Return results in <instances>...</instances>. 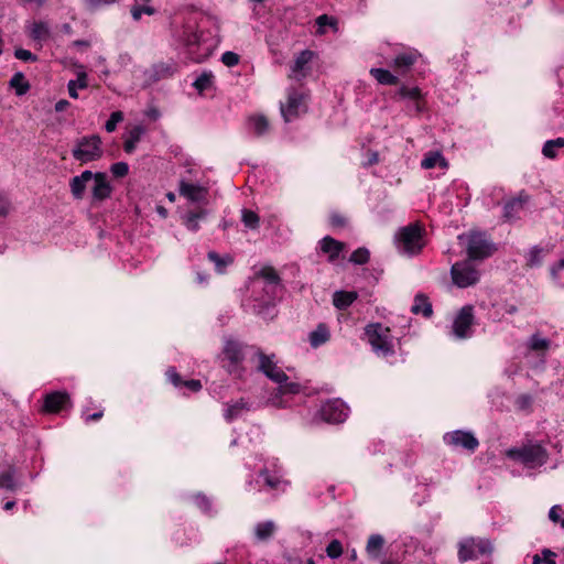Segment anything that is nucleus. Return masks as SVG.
<instances>
[{
	"label": "nucleus",
	"mask_w": 564,
	"mask_h": 564,
	"mask_svg": "<svg viewBox=\"0 0 564 564\" xmlns=\"http://www.w3.org/2000/svg\"><path fill=\"white\" fill-rule=\"evenodd\" d=\"M0 487L13 490L15 487L14 477L12 471L0 474Z\"/></svg>",
	"instance_id": "5fc2aeb1"
},
{
	"label": "nucleus",
	"mask_w": 564,
	"mask_h": 564,
	"mask_svg": "<svg viewBox=\"0 0 564 564\" xmlns=\"http://www.w3.org/2000/svg\"><path fill=\"white\" fill-rule=\"evenodd\" d=\"M248 410V403L243 399H240L234 403L227 404L224 416L226 421L231 422Z\"/></svg>",
	"instance_id": "72a5a7b5"
},
{
	"label": "nucleus",
	"mask_w": 564,
	"mask_h": 564,
	"mask_svg": "<svg viewBox=\"0 0 564 564\" xmlns=\"http://www.w3.org/2000/svg\"><path fill=\"white\" fill-rule=\"evenodd\" d=\"M348 410V406L340 399H334L323 403L318 413L324 422L338 424L347 419Z\"/></svg>",
	"instance_id": "9b49d317"
},
{
	"label": "nucleus",
	"mask_w": 564,
	"mask_h": 564,
	"mask_svg": "<svg viewBox=\"0 0 564 564\" xmlns=\"http://www.w3.org/2000/svg\"><path fill=\"white\" fill-rule=\"evenodd\" d=\"M492 551V544L488 539L468 538L458 544V560L460 562L476 560L479 556L490 555Z\"/></svg>",
	"instance_id": "0eeeda50"
},
{
	"label": "nucleus",
	"mask_w": 564,
	"mask_h": 564,
	"mask_svg": "<svg viewBox=\"0 0 564 564\" xmlns=\"http://www.w3.org/2000/svg\"><path fill=\"white\" fill-rule=\"evenodd\" d=\"M528 347L533 351H546L550 348V340L533 334L528 341Z\"/></svg>",
	"instance_id": "37998d69"
},
{
	"label": "nucleus",
	"mask_w": 564,
	"mask_h": 564,
	"mask_svg": "<svg viewBox=\"0 0 564 564\" xmlns=\"http://www.w3.org/2000/svg\"><path fill=\"white\" fill-rule=\"evenodd\" d=\"M275 531V524L272 521L260 522L254 528L256 536L259 541L270 539Z\"/></svg>",
	"instance_id": "4c0bfd02"
},
{
	"label": "nucleus",
	"mask_w": 564,
	"mask_h": 564,
	"mask_svg": "<svg viewBox=\"0 0 564 564\" xmlns=\"http://www.w3.org/2000/svg\"><path fill=\"white\" fill-rule=\"evenodd\" d=\"M241 220L246 227L250 229H257L260 224V218L257 213L250 209H242L241 212Z\"/></svg>",
	"instance_id": "49530a36"
},
{
	"label": "nucleus",
	"mask_w": 564,
	"mask_h": 564,
	"mask_svg": "<svg viewBox=\"0 0 564 564\" xmlns=\"http://www.w3.org/2000/svg\"><path fill=\"white\" fill-rule=\"evenodd\" d=\"M256 278H261L268 284V293H270L271 300H274L276 293L283 290L281 278L278 271L271 265L262 267L260 271L256 274Z\"/></svg>",
	"instance_id": "6ab92c4d"
},
{
	"label": "nucleus",
	"mask_w": 564,
	"mask_h": 564,
	"mask_svg": "<svg viewBox=\"0 0 564 564\" xmlns=\"http://www.w3.org/2000/svg\"><path fill=\"white\" fill-rule=\"evenodd\" d=\"M94 186L91 187L93 202H104L112 194V186L110 185L107 174L104 172L94 173Z\"/></svg>",
	"instance_id": "a211bd4d"
},
{
	"label": "nucleus",
	"mask_w": 564,
	"mask_h": 564,
	"mask_svg": "<svg viewBox=\"0 0 564 564\" xmlns=\"http://www.w3.org/2000/svg\"><path fill=\"white\" fill-rule=\"evenodd\" d=\"M94 173L91 171H84L80 175L74 176L69 182L70 193L75 199L84 197L86 185L93 180Z\"/></svg>",
	"instance_id": "4be33fe9"
},
{
	"label": "nucleus",
	"mask_w": 564,
	"mask_h": 564,
	"mask_svg": "<svg viewBox=\"0 0 564 564\" xmlns=\"http://www.w3.org/2000/svg\"><path fill=\"white\" fill-rule=\"evenodd\" d=\"M259 359L258 370L261 371L267 378L275 383H282L289 379L288 375L276 365L273 360L274 355H265L261 349H257Z\"/></svg>",
	"instance_id": "f8f14e48"
},
{
	"label": "nucleus",
	"mask_w": 564,
	"mask_h": 564,
	"mask_svg": "<svg viewBox=\"0 0 564 564\" xmlns=\"http://www.w3.org/2000/svg\"><path fill=\"white\" fill-rule=\"evenodd\" d=\"M156 12V10L149 4H139L134 3L131 7V15L133 20L139 21L142 18V14L153 15Z\"/></svg>",
	"instance_id": "09e8293b"
},
{
	"label": "nucleus",
	"mask_w": 564,
	"mask_h": 564,
	"mask_svg": "<svg viewBox=\"0 0 564 564\" xmlns=\"http://www.w3.org/2000/svg\"><path fill=\"white\" fill-rule=\"evenodd\" d=\"M314 53L310 50H304L300 52L294 61V64L291 67V73L289 75L290 78L301 79L305 76L304 69L312 61Z\"/></svg>",
	"instance_id": "5701e85b"
},
{
	"label": "nucleus",
	"mask_w": 564,
	"mask_h": 564,
	"mask_svg": "<svg viewBox=\"0 0 564 564\" xmlns=\"http://www.w3.org/2000/svg\"><path fill=\"white\" fill-rule=\"evenodd\" d=\"M14 56H15V58H18L20 61H24V62H36L37 61V56L35 54H33L29 50H24L21 47L15 48Z\"/></svg>",
	"instance_id": "bf43d9fd"
},
{
	"label": "nucleus",
	"mask_w": 564,
	"mask_h": 564,
	"mask_svg": "<svg viewBox=\"0 0 564 564\" xmlns=\"http://www.w3.org/2000/svg\"><path fill=\"white\" fill-rule=\"evenodd\" d=\"M213 83V76L212 74L203 73L199 75L193 86L199 91L203 93L204 90L208 89L212 86Z\"/></svg>",
	"instance_id": "8fccbe9b"
},
{
	"label": "nucleus",
	"mask_w": 564,
	"mask_h": 564,
	"mask_svg": "<svg viewBox=\"0 0 564 564\" xmlns=\"http://www.w3.org/2000/svg\"><path fill=\"white\" fill-rule=\"evenodd\" d=\"M446 169L448 166L447 161L438 151L427 152L421 162V166L425 170L434 169L435 166Z\"/></svg>",
	"instance_id": "7c9ffc66"
},
{
	"label": "nucleus",
	"mask_w": 564,
	"mask_h": 564,
	"mask_svg": "<svg viewBox=\"0 0 564 564\" xmlns=\"http://www.w3.org/2000/svg\"><path fill=\"white\" fill-rule=\"evenodd\" d=\"M319 249L323 253L327 254L329 262H334L339 258V254L344 251L345 243L334 239L330 236H325L319 240Z\"/></svg>",
	"instance_id": "412c9836"
},
{
	"label": "nucleus",
	"mask_w": 564,
	"mask_h": 564,
	"mask_svg": "<svg viewBox=\"0 0 564 564\" xmlns=\"http://www.w3.org/2000/svg\"><path fill=\"white\" fill-rule=\"evenodd\" d=\"M563 508L560 505H555L549 511V519L553 523H560L561 527L564 529V517L561 516Z\"/></svg>",
	"instance_id": "864d4df0"
},
{
	"label": "nucleus",
	"mask_w": 564,
	"mask_h": 564,
	"mask_svg": "<svg viewBox=\"0 0 564 564\" xmlns=\"http://www.w3.org/2000/svg\"><path fill=\"white\" fill-rule=\"evenodd\" d=\"M529 199V196L520 193L518 197H513L509 200H507L503 205V220L506 223H513L518 219H520L521 214L525 209V204Z\"/></svg>",
	"instance_id": "dca6fc26"
},
{
	"label": "nucleus",
	"mask_w": 564,
	"mask_h": 564,
	"mask_svg": "<svg viewBox=\"0 0 564 564\" xmlns=\"http://www.w3.org/2000/svg\"><path fill=\"white\" fill-rule=\"evenodd\" d=\"M29 36L32 40L39 41V42L48 40L51 36V31H50L48 24L44 21H36V22L32 23L30 31H29Z\"/></svg>",
	"instance_id": "2f4dec72"
},
{
	"label": "nucleus",
	"mask_w": 564,
	"mask_h": 564,
	"mask_svg": "<svg viewBox=\"0 0 564 564\" xmlns=\"http://www.w3.org/2000/svg\"><path fill=\"white\" fill-rule=\"evenodd\" d=\"M556 554L550 549L542 550L541 554L532 557V564H556Z\"/></svg>",
	"instance_id": "de8ad7c7"
},
{
	"label": "nucleus",
	"mask_w": 564,
	"mask_h": 564,
	"mask_svg": "<svg viewBox=\"0 0 564 564\" xmlns=\"http://www.w3.org/2000/svg\"><path fill=\"white\" fill-rule=\"evenodd\" d=\"M411 312L415 315L422 314L426 318L431 317L433 314V308L429 297L424 294H417L414 297Z\"/></svg>",
	"instance_id": "cd10ccee"
},
{
	"label": "nucleus",
	"mask_w": 564,
	"mask_h": 564,
	"mask_svg": "<svg viewBox=\"0 0 564 564\" xmlns=\"http://www.w3.org/2000/svg\"><path fill=\"white\" fill-rule=\"evenodd\" d=\"M88 86V77L85 72H80L77 74V78L75 80H69L67 84L68 94L72 98L77 99L78 93L77 89H85Z\"/></svg>",
	"instance_id": "e433bc0d"
},
{
	"label": "nucleus",
	"mask_w": 564,
	"mask_h": 564,
	"mask_svg": "<svg viewBox=\"0 0 564 564\" xmlns=\"http://www.w3.org/2000/svg\"><path fill=\"white\" fill-rule=\"evenodd\" d=\"M420 57L421 54L416 50L409 48L397 54L390 65L398 75L404 76L417 63Z\"/></svg>",
	"instance_id": "4468645a"
},
{
	"label": "nucleus",
	"mask_w": 564,
	"mask_h": 564,
	"mask_svg": "<svg viewBox=\"0 0 564 564\" xmlns=\"http://www.w3.org/2000/svg\"><path fill=\"white\" fill-rule=\"evenodd\" d=\"M398 95L403 99H409L413 102V108L417 115L425 110L426 101L419 87L401 86Z\"/></svg>",
	"instance_id": "aec40b11"
},
{
	"label": "nucleus",
	"mask_w": 564,
	"mask_h": 564,
	"mask_svg": "<svg viewBox=\"0 0 564 564\" xmlns=\"http://www.w3.org/2000/svg\"><path fill=\"white\" fill-rule=\"evenodd\" d=\"M73 406L70 395L66 391H53L45 394L42 412L56 414Z\"/></svg>",
	"instance_id": "ddd939ff"
},
{
	"label": "nucleus",
	"mask_w": 564,
	"mask_h": 564,
	"mask_svg": "<svg viewBox=\"0 0 564 564\" xmlns=\"http://www.w3.org/2000/svg\"><path fill=\"white\" fill-rule=\"evenodd\" d=\"M10 86L15 89L17 95L22 96L30 89V84L22 73H15L10 79Z\"/></svg>",
	"instance_id": "ea45409f"
},
{
	"label": "nucleus",
	"mask_w": 564,
	"mask_h": 564,
	"mask_svg": "<svg viewBox=\"0 0 564 564\" xmlns=\"http://www.w3.org/2000/svg\"><path fill=\"white\" fill-rule=\"evenodd\" d=\"M344 552L343 544L339 540H333L326 547V554L330 558H338Z\"/></svg>",
	"instance_id": "3c124183"
},
{
	"label": "nucleus",
	"mask_w": 564,
	"mask_h": 564,
	"mask_svg": "<svg viewBox=\"0 0 564 564\" xmlns=\"http://www.w3.org/2000/svg\"><path fill=\"white\" fill-rule=\"evenodd\" d=\"M248 127L257 137H261L269 131V120L263 115H253L248 118Z\"/></svg>",
	"instance_id": "bb28decb"
},
{
	"label": "nucleus",
	"mask_w": 564,
	"mask_h": 564,
	"mask_svg": "<svg viewBox=\"0 0 564 564\" xmlns=\"http://www.w3.org/2000/svg\"><path fill=\"white\" fill-rule=\"evenodd\" d=\"M329 224L333 228H345L348 224L347 218L339 213H333L329 216Z\"/></svg>",
	"instance_id": "4d7b16f0"
},
{
	"label": "nucleus",
	"mask_w": 564,
	"mask_h": 564,
	"mask_svg": "<svg viewBox=\"0 0 564 564\" xmlns=\"http://www.w3.org/2000/svg\"><path fill=\"white\" fill-rule=\"evenodd\" d=\"M506 456L512 460L520 462L528 468L543 466L549 460L546 448L540 443H527L520 447H512L506 452Z\"/></svg>",
	"instance_id": "7ed1b4c3"
},
{
	"label": "nucleus",
	"mask_w": 564,
	"mask_h": 564,
	"mask_svg": "<svg viewBox=\"0 0 564 564\" xmlns=\"http://www.w3.org/2000/svg\"><path fill=\"white\" fill-rule=\"evenodd\" d=\"M458 240L465 245L468 260H485L491 257L497 248L492 243L486 232L479 230H470L458 236Z\"/></svg>",
	"instance_id": "f257e3e1"
},
{
	"label": "nucleus",
	"mask_w": 564,
	"mask_h": 564,
	"mask_svg": "<svg viewBox=\"0 0 564 564\" xmlns=\"http://www.w3.org/2000/svg\"><path fill=\"white\" fill-rule=\"evenodd\" d=\"M10 204L8 199L0 194V216H7L9 213Z\"/></svg>",
	"instance_id": "338daca9"
},
{
	"label": "nucleus",
	"mask_w": 564,
	"mask_h": 564,
	"mask_svg": "<svg viewBox=\"0 0 564 564\" xmlns=\"http://www.w3.org/2000/svg\"><path fill=\"white\" fill-rule=\"evenodd\" d=\"M451 275L453 283L462 289L476 284L480 278L479 271L469 261L454 263Z\"/></svg>",
	"instance_id": "6e6552de"
},
{
	"label": "nucleus",
	"mask_w": 564,
	"mask_h": 564,
	"mask_svg": "<svg viewBox=\"0 0 564 564\" xmlns=\"http://www.w3.org/2000/svg\"><path fill=\"white\" fill-rule=\"evenodd\" d=\"M117 1L118 0H84V2L93 9H97V8L105 7V6H110V4L116 3Z\"/></svg>",
	"instance_id": "0e129e2a"
},
{
	"label": "nucleus",
	"mask_w": 564,
	"mask_h": 564,
	"mask_svg": "<svg viewBox=\"0 0 564 564\" xmlns=\"http://www.w3.org/2000/svg\"><path fill=\"white\" fill-rule=\"evenodd\" d=\"M358 297L356 292L349 291H337L333 296V304L338 310H346L349 307Z\"/></svg>",
	"instance_id": "c85d7f7f"
},
{
	"label": "nucleus",
	"mask_w": 564,
	"mask_h": 564,
	"mask_svg": "<svg viewBox=\"0 0 564 564\" xmlns=\"http://www.w3.org/2000/svg\"><path fill=\"white\" fill-rule=\"evenodd\" d=\"M562 270H564V259H562V260L557 263V265H556V267H554V268L552 269V271H551V272H552V276H553V279L561 281L560 271H562Z\"/></svg>",
	"instance_id": "774afa93"
},
{
	"label": "nucleus",
	"mask_w": 564,
	"mask_h": 564,
	"mask_svg": "<svg viewBox=\"0 0 564 564\" xmlns=\"http://www.w3.org/2000/svg\"><path fill=\"white\" fill-rule=\"evenodd\" d=\"M424 227L419 223H412L398 230L395 245L399 251L406 254H417L424 247Z\"/></svg>",
	"instance_id": "20e7f679"
},
{
	"label": "nucleus",
	"mask_w": 564,
	"mask_h": 564,
	"mask_svg": "<svg viewBox=\"0 0 564 564\" xmlns=\"http://www.w3.org/2000/svg\"><path fill=\"white\" fill-rule=\"evenodd\" d=\"M207 257L212 262L215 263L218 273H224L227 265L231 264L234 261L231 256L226 254L220 257L216 251H209Z\"/></svg>",
	"instance_id": "58836bf2"
},
{
	"label": "nucleus",
	"mask_w": 564,
	"mask_h": 564,
	"mask_svg": "<svg viewBox=\"0 0 564 564\" xmlns=\"http://www.w3.org/2000/svg\"><path fill=\"white\" fill-rule=\"evenodd\" d=\"M180 194L192 202H202L206 199L207 189L203 186L182 181L180 183Z\"/></svg>",
	"instance_id": "b1692460"
},
{
	"label": "nucleus",
	"mask_w": 564,
	"mask_h": 564,
	"mask_svg": "<svg viewBox=\"0 0 564 564\" xmlns=\"http://www.w3.org/2000/svg\"><path fill=\"white\" fill-rule=\"evenodd\" d=\"M177 69V64L174 61L160 62L153 66V74L156 79H161L172 76Z\"/></svg>",
	"instance_id": "473e14b6"
},
{
	"label": "nucleus",
	"mask_w": 564,
	"mask_h": 564,
	"mask_svg": "<svg viewBox=\"0 0 564 564\" xmlns=\"http://www.w3.org/2000/svg\"><path fill=\"white\" fill-rule=\"evenodd\" d=\"M370 75L381 85L394 86L399 84V77L386 68H371Z\"/></svg>",
	"instance_id": "c756f323"
},
{
	"label": "nucleus",
	"mask_w": 564,
	"mask_h": 564,
	"mask_svg": "<svg viewBox=\"0 0 564 564\" xmlns=\"http://www.w3.org/2000/svg\"><path fill=\"white\" fill-rule=\"evenodd\" d=\"M532 398L529 394H522L517 399V404L521 409H528L531 406Z\"/></svg>",
	"instance_id": "69168bd1"
},
{
	"label": "nucleus",
	"mask_w": 564,
	"mask_h": 564,
	"mask_svg": "<svg viewBox=\"0 0 564 564\" xmlns=\"http://www.w3.org/2000/svg\"><path fill=\"white\" fill-rule=\"evenodd\" d=\"M245 345L236 339L229 338L224 343L220 355L218 356L223 368L231 376L241 378L246 371Z\"/></svg>",
	"instance_id": "f03ea898"
},
{
	"label": "nucleus",
	"mask_w": 564,
	"mask_h": 564,
	"mask_svg": "<svg viewBox=\"0 0 564 564\" xmlns=\"http://www.w3.org/2000/svg\"><path fill=\"white\" fill-rule=\"evenodd\" d=\"M72 154L82 164L101 159L104 154L101 138L98 134H91L78 139Z\"/></svg>",
	"instance_id": "423d86ee"
},
{
	"label": "nucleus",
	"mask_w": 564,
	"mask_h": 564,
	"mask_svg": "<svg viewBox=\"0 0 564 564\" xmlns=\"http://www.w3.org/2000/svg\"><path fill=\"white\" fill-rule=\"evenodd\" d=\"M274 394L268 402L274 408H285L288 401L283 399L284 395H295L302 392V386L297 382H290L289 379L282 383H278Z\"/></svg>",
	"instance_id": "2eb2a0df"
},
{
	"label": "nucleus",
	"mask_w": 564,
	"mask_h": 564,
	"mask_svg": "<svg viewBox=\"0 0 564 564\" xmlns=\"http://www.w3.org/2000/svg\"><path fill=\"white\" fill-rule=\"evenodd\" d=\"M541 252L542 249L534 247L530 250V258H529V264L530 265H536L541 262Z\"/></svg>",
	"instance_id": "e2e57ef3"
},
{
	"label": "nucleus",
	"mask_w": 564,
	"mask_h": 564,
	"mask_svg": "<svg viewBox=\"0 0 564 564\" xmlns=\"http://www.w3.org/2000/svg\"><path fill=\"white\" fill-rule=\"evenodd\" d=\"M123 120V115L121 111H113L109 119L105 123V129L107 132H112L116 130L117 124Z\"/></svg>",
	"instance_id": "603ef678"
},
{
	"label": "nucleus",
	"mask_w": 564,
	"mask_h": 564,
	"mask_svg": "<svg viewBox=\"0 0 564 564\" xmlns=\"http://www.w3.org/2000/svg\"><path fill=\"white\" fill-rule=\"evenodd\" d=\"M221 62L228 67H234L239 63V55L230 51L225 52L221 55Z\"/></svg>",
	"instance_id": "052dcab7"
},
{
	"label": "nucleus",
	"mask_w": 564,
	"mask_h": 564,
	"mask_svg": "<svg viewBox=\"0 0 564 564\" xmlns=\"http://www.w3.org/2000/svg\"><path fill=\"white\" fill-rule=\"evenodd\" d=\"M317 31L316 33L319 35H324L326 33L325 26H330L335 32L338 30L337 20L334 17H329L327 14H322L316 19Z\"/></svg>",
	"instance_id": "79ce46f5"
},
{
	"label": "nucleus",
	"mask_w": 564,
	"mask_h": 564,
	"mask_svg": "<svg viewBox=\"0 0 564 564\" xmlns=\"http://www.w3.org/2000/svg\"><path fill=\"white\" fill-rule=\"evenodd\" d=\"M370 252L366 247H360L352 251L349 261L354 264L362 265L369 262Z\"/></svg>",
	"instance_id": "a18cd8bd"
},
{
	"label": "nucleus",
	"mask_w": 564,
	"mask_h": 564,
	"mask_svg": "<svg viewBox=\"0 0 564 564\" xmlns=\"http://www.w3.org/2000/svg\"><path fill=\"white\" fill-rule=\"evenodd\" d=\"M443 440L446 445L463 448L469 453H474L479 446V441L470 431L455 430L446 433Z\"/></svg>",
	"instance_id": "9d476101"
},
{
	"label": "nucleus",
	"mask_w": 564,
	"mask_h": 564,
	"mask_svg": "<svg viewBox=\"0 0 564 564\" xmlns=\"http://www.w3.org/2000/svg\"><path fill=\"white\" fill-rule=\"evenodd\" d=\"M384 544V540L379 534H372L368 539L366 550L369 555L378 556L379 552L382 550Z\"/></svg>",
	"instance_id": "c03bdc74"
},
{
	"label": "nucleus",
	"mask_w": 564,
	"mask_h": 564,
	"mask_svg": "<svg viewBox=\"0 0 564 564\" xmlns=\"http://www.w3.org/2000/svg\"><path fill=\"white\" fill-rule=\"evenodd\" d=\"M307 95L296 89H290L288 93V100L281 104V115L286 122L297 118L302 112H306L307 108L305 100Z\"/></svg>",
	"instance_id": "1a4fd4ad"
},
{
	"label": "nucleus",
	"mask_w": 564,
	"mask_h": 564,
	"mask_svg": "<svg viewBox=\"0 0 564 564\" xmlns=\"http://www.w3.org/2000/svg\"><path fill=\"white\" fill-rule=\"evenodd\" d=\"M365 335L373 351L383 356L394 355L391 329L381 323H370L365 327Z\"/></svg>",
	"instance_id": "39448f33"
},
{
	"label": "nucleus",
	"mask_w": 564,
	"mask_h": 564,
	"mask_svg": "<svg viewBox=\"0 0 564 564\" xmlns=\"http://www.w3.org/2000/svg\"><path fill=\"white\" fill-rule=\"evenodd\" d=\"M259 476L263 478L264 485L272 490H285L290 482L278 473H270L268 468L260 470Z\"/></svg>",
	"instance_id": "a878e982"
},
{
	"label": "nucleus",
	"mask_w": 564,
	"mask_h": 564,
	"mask_svg": "<svg viewBox=\"0 0 564 564\" xmlns=\"http://www.w3.org/2000/svg\"><path fill=\"white\" fill-rule=\"evenodd\" d=\"M110 171L115 177H124L129 173V166L126 162L113 163Z\"/></svg>",
	"instance_id": "6e6d98bb"
},
{
	"label": "nucleus",
	"mask_w": 564,
	"mask_h": 564,
	"mask_svg": "<svg viewBox=\"0 0 564 564\" xmlns=\"http://www.w3.org/2000/svg\"><path fill=\"white\" fill-rule=\"evenodd\" d=\"M330 339L329 326L325 323H319L314 330L308 334V341L312 348H318Z\"/></svg>",
	"instance_id": "393cba45"
},
{
	"label": "nucleus",
	"mask_w": 564,
	"mask_h": 564,
	"mask_svg": "<svg viewBox=\"0 0 564 564\" xmlns=\"http://www.w3.org/2000/svg\"><path fill=\"white\" fill-rule=\"evenodd\" d=\"M143 133L144 128L142 126H135L129 131L128 138L123 143V149L127 153H132L134 151L137 143L140 141Z\"/></svg>",
	"instance_id": "c9c22d12"
},
{
	"label": "nucleus",
	"mask_w": 564,
	"mask_h": 564,
	"mask_svg": "<svg viewBox=\"0 0 564 564\" xmlns=\"http://www.w3.org/2000/svg\"><path fill=\"white\" fill-rule=\"evenodd\" d=\"M183 388H186L192 392H198L202 390L203 386H202L200 380L189 379V380L183 381Z\"/></svg>",
	"instance_id": "680f3d73"
},
{
	"label": "nucleus",
	"mask_w": 564,
	"mask_h": 564,
	"mask_svg": "<svg viewBox=\"0 0 564 564\" xmlns=\"http://www.w3.org/2000/svg\"><path fill=\"white\" fill-rule=\"evenodd\" d=\"M166 377L174 387L183 388L184 380L181 378V375L176 371L174 367H170L166 370Z\"/></svg>",
	"instance_id": "13d9d810"
},
{
	"label": "nucleus",
	"mask_w": 564,
	"mask_h": 564,
	"mask_svg": "<svg viewBox=\"0 0 564 564\" xmlns=\"http://www.w3.org/2000/svg\"><path fill=\"white\" fill-rule=\"evenodd\" d=\"M208 212L204 208H199L196 212H189L184 217V225L191 231H197L199 229L198 220L206 218Z\"/></svg>",
	"instance_id": "f704fd0d"
},
{
	"label": "nucleus",
	"mask_w": 564,
	"mask_h": 564,
	"mask_svg": "<svg viewBox=\"0 0 564 564\" xmlns=\"http://www.w3.org/2000/svg\"><path fill=\"white\" fill-rule=\"evenodd\" d=\"M474 322V314L471 306H464L453 323V333L458 338H465L469 335L470 327Z\"/></svg>",
	"instance_id": "f3484780"
},
{
	"label": "nucleus",
	"mask_w": 564,
	"mask_h": 564,
	"mask_svg": "<svg viewBox=\"0 0 564 564\" xmlns=\"http://www.w3.org/2000/svg\"><path fill=\"white\" fill-rule=\"evenodd\" d=\"M562 148H564V138H556L544 143L542 153L549 159H554L557 155L556 150Z\"/></svg>",
	"instance_id": "a19ab883"
}]
</instances>
